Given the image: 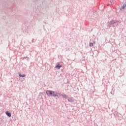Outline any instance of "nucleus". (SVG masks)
Returning a JSON list of instances; mask_svg holds the SVG:
<instances>
[{
  "label": "nucleus",
  "instance_id": "nucleus-1",
  "mask_svg": "<svg viewBox=\"0 0 126 126\" xmlns=\"http://www.w3.org/2000/svg\"><path fill=\"white\" fill-rule=\"evenodd\" d=\"M46 94L47 95H48L49 96H56L57 95V93L55 92H53L52 91H46Z\"/></svg>",
  "mask_w": 126,
  "mask_h": 126
},
{
  "label": "nucleus",
  "instance_id": "nucleus-5",
  "mask_svg": "<svg viewBox=\"0 0 126 126\" xmlns=\"http://www.w3.org/2000/svg\"><path fill=\"white\" fill-rule=\"evenodd\" d=\"M94 46V43H90V47H93Z\"/></svg>",
  "mask_w": 126,
  "mask_h": 126
},
{
  "label": "nucleus",
  "instance_id": "nucleus-6",
  "mask_svg": "<svg viewBox=\"0 0 126 126\" xmlns=\"http://www.w3.org/2000/svg\"><path fill=\"white\" fill-rule=\"evenodd\" d=\"M63 97L64 98H67V95H65V94H63Z\"/></svg>",
  "mask_w": 126,
  "mask_h": 126
},
{
  "label": "nucleus",
  "instance_id": "nucleus-4",
  "mask_svg": "<svg viewBox=\"0 0 126 126\" xmlns=\"http://www.w3.org/2000/svg\"><path fill=\"white\" fill-rule=\"evenodd\" d=\"M19 76L20 77H25V76H26V75L25 74H23V75H21V73L19 74Z\"/></svg>",
  "mask_w": 126,
  "mask_h": 126
},
{
  "label": "nucleus",
  "instance_id": "nucleus-2",
  "mask_svg": "<svg viewBox=\"0 0 126 126\" xmlns=\"http://www.w3.org/2000/svg\"><path fill=\"white\" fill-rule=\"evenodd\" d=\"M5 114L7 116H8V117H11V113H10L8 111H6L5 112Z\"/></svg>",
  "mask_w": 126,
  "mask_h": 126
},
{
  "label": "nucleus",
  "instance_id": "nucleus-3",
  "mask_svg": "<svg viewBox=\"0 0 126 126\" xmlns=\"http://www.w3.org/2000/svg\"><path fill=\"white\" fill-rule=\"evenodd\" d=\"M61 67H62V65H57L56 66V68H58V69H60V68H61Z\"/></svg>",
  "mask_w": 126,
  "mask_h": 126
},
{
  "label": "nucleus",
  "instance_id": "nucleus-7",
  "mask_svg": "<svg viewBox=\"0 0 126 126\" xmlns=\"http://www.w3.org/2000/svg\"><path fill=\"white\" fill-rule=\"evenodd\" d=\"M122 8H123V9H125V8H126V5H124L122 6Z\"/></svg>",
  "mask_w": 126,
  "mask_h": 126
}]
</instances>
